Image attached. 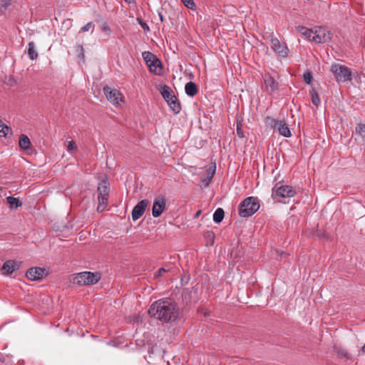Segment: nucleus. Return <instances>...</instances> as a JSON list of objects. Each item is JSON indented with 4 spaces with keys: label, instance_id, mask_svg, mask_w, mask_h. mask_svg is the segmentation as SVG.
Returning a JSON list of instances; mask_svg holds the SVG:
<instances>
[{
    "label": "nucleus",
    "instance_id": "1",
    "mask_svg": "<svg viewBox=\"0 0 365 365\" xmlns=\"http://www.w3.org/2000/svg\"><path fill=\"white\" fill-rule=\"evenodd\" d=\"M148 314L163 322H171L177 319L179 310L175 302L171 299H161L153 302Z\"/></svg>",
    "mask_w": 365,
    "mask_h": 365
},
{
    "label": "nucleus",
    "instance_id": "2",
    "mask_svg": "<svg viewBox=\"0 0 365 365\" xmlns=\"http://www.w3.org/2000/svg\"><path fill=\"white\" fill-rule=\"evenodd\" d=\"M259 208V200L255 197L245 198L239 205V215L242 217H247L255 213Z\"/></svg>",
    "mask_w": 365,
    "mask_h": 365
},
{
    "label": "nucleus",
    "instance_id": "3",
    "mask_svg": "<svg viewBox=\"0 0 365 365\" xmlns=\"http://www.w3.org/2000/svg\"><path fill=\"white\" fill-rule=\"evenodd\" d=\"M99 279L100 274L98 273L82 272L74 274L73 282L79 286L91 285L97 283Z\"/></svg>",
    "mask_w": 365,
    "mask_h": 365
},
{
    "label": "nucleus",
    "instance_id": "4",
    "mask_svg": "<svg viewBox=\"0 0 365 365\" xmlns=\"http://www.w3.org/2000/svg\"><path fill=\"white\" fill-rule=\"evenodd\" d=\"M142 56L151 72L159 76L163 74L161 62L153 53L150 51H144Z\"/></svg>",
    "mask_w": 365,
    "mask_h": 365
},
{
    "label": "nucleus",
    "instance_id": "5",
    "mask_svg": "<svg viewBox=\"0 0 365 365\" xmlns=\"http://www.w3.org/2000/svg\"><path fill=\"white\" fill-rule=\"evenodd\" d=\"M331 70L338 82H347L351 80L352 72L349 68L345 66L334 64L331 66Z\"/></svg>",
    "mask_w": 365,
    "mask_h": 365
},
{
    "label": "nucleus",
    "instance_id": "6",
    "mask_svg": "<svg viewBox=\"0 0 365 365\" xmlns=\"http://www.w3.org/2000/svg\"><path fill=\"white\" fill-rule=\"evenodd\" d=\"M266 123L270 125L274 130H277L281 135L286 138H289L292 135L291 131L284 120H277L272 118L267 117Z\"/></svg>",
    "mask_w": 365,
    "mask_h": 365
},
{
    "label": "nucleus",
    "instance_id": "7",
    "mask_svg": "<svg viewBox=\"0 0 365 365\" xmlns=\"http://www.w3.org/2000/svg\"><path fill=\"white\" fill-rule=\"evenodd\" d=\"M103 92L108 101L113 106H119L124 101L123 94L118 89L105 86Z\"/></svg>",
    "mask_w": 365,
    "mask_h": 365
},
{
    "label": "nucleus",
    "instance_id": "8",
    "mask_svg": "<svg viewBox=\"0 0 365 365\" xmlns=\"http://www.w3.org/2000/svg\"><path fill=\"white\" fill-rule=\"evenodd\" d=\"M331 32L325 27H318L314 31L313 40L316 43H323L331 41Z\"/></svg>",
    "mask_w": 365,
    "mask_h": 365
},
{
    "label": "nucleus",
    "instance_id": "9",
    "mask_svg": "<svg viewBox=\"0 0 365 365\" xmlns=\"http://www.w3.org/2000/svg\"><path fill=\"white\" fill-rule=\"evenodd\" d=\"M270 46L272 49L280 57H287L289 53V49L287 45L281 43L278 38H272L270 41Z\"/></svg>",
    "mask_w": 365,
    "mask_h": 365
},
{
    "label": "nucleus",
    "instance_id": "10",
    "mask_svg": "<svg viewBox=\"0 0 365 365\" xmlns=\"http://www.w3.org/2000/svg\"><path fill=\"white\" fill-rule=\"evenodd\" d=\"M166 200L163 196L158 197L153 203L152 215L154 217H159L165 209Z\"/></svg>",
    "mask_w": 365,
    "mask_h": 365
},
{
    "label": "nucleus",
    "instance_id": "11",
    "mask_svg": "<svg viewBox=\"0 0 365 365\" xmlns=\"http://www.w3.org/2000/svg\"><path fill=\"white\" fill-rule=\"evenodd\" d=\"M148 200H143L140 201L133 209L132 219L133 221L138 220L145 212L147 206L148 205Z\"/></svg>",
    "mask_w": 365,
    "mask_h": 365
},
{
    "label": "nucleus",
    "instance_id": "12",
    "mask_svg": "<svg viewBox=\"0 0 365 365\" xmlns=\"http://www.w3.org/2000/svg\"><path fill=\"white\" fill-rule=\"evenodd\" d=\"M264 83L266 91L270 94L277 91L279 87L278 83L269 73L264 76Z\"/></svg>",
    "mask_w": 365,
    "mask_h": 365
},
{
    "label": "nucleus",
    "instance_id": "13",
    "mask_svg": "<svg viewBox=\"0 0 365 365\" xmlns=\"http://www.w3.org/2000/svg\"><path fill=\"white\" fill-rule=\"evenodd\" d=\"M46 269L41 267H31L26 272V277L32 281L41 279L45 274Z\"/></svg>",
    "mask_w": 365,
    "mask_h": 365
},
{
    "label": "nucleus",
    "instance_id": "14",
    "mask_svg": "<svg viewBox=\"0 0 365 365\" xmlns=\"http://www.w3.org/2000/svg\"><path fill=\"white\" fill-rule=\"evenodd\" d=\"M276 195L285 198L292 197L295 195L296 191L289 185H281L275 191Z\"/></svg>",
    "mask_w": 365,
    "mask_h": 365
},
{
    "label": "nucleus",
    "instance_id": "15",
    "mask_svg": "<svg viewBox=\"0 0 365 365\" xmlns=\"http://www.w3.org/2000/svg\"><path fill=\"white\" fill-rule=\"evenodd\" d=\"M20 267V262L14 260H8L5 262L1 267L3 274H11L16 270L19 269Z\"/></svg>",
    "mask_w": 365,
    "mask_h": 365
},
{
    "label": "nucleus",
    "instance_id": "16",
    "mask_svg": "<svg viewBox=\"0 0 365 365\" xmlns=\"http://www.w3.org/2000/svg\"><path fill=\"white\" fill-rule=\"evenodd\" d=\"M297 30L306 39L309 41L313 40L314 30L308 29L304 26H298Z\"/></svg>",
    "mask_w": 365,
    "mask_h": 365
},
{
    "label": "nucleus",
    "instance_id": "17",
    "mask_svg": "<svg viewBox=\"0 0 365 365\" xmlns=\"http://www.w3.org/2000/svg\"><path fill=\"white\" fill-rule=\"evenodd\" d=\"M161 94L167 103L171 101L172 99L175 100L176 96L173 94V92L171 90V88L168 86H164L162 88Z\"/></svg>",
    "mask_w": 365,
    "mask_h": 365
},
{
    "label": "nucleus",
    "instance_id": "18",
    "mask_svg": "<svg viewBox=\"0 0 365 365\" xmlns=\"http://www.w3.org/2000/svg\"><path fill=\"white\" fill-rule=\"evenodd\" d=\"M19 145L21 149L26 150L31 148V143L27 135L21 134L19 136Z\"/></svg>",
    "mask_w": 365,
    "mask_h": 365
},
{
    "label": "nucleus",
    "instance_id": "19",
    "mask_svg": "<svg viewBox=\"0 0 365 365\" xmlns=\"http://www.w3.org/2000/svg\"><path fill=\"white\" fill-rule=\"evenodd\" d=\"M108 197V195L98 194V205L97 207V210L98 212H103L106 209L107 206Z\"/></svg>",
    "mask_w": 365,
    "mask_h": 365
},
{
    "label": "nucleus",
    "instance_id": "20",
    "mask_svg": "<svg viewBox=\"0 0 365 365\" xmlns=\"http://www.w3.org/2000/svg\"><path fill=\"white\" fill-rule=\"evenodd\" d=\"M185 93L187 96L192 97L197 93V88L195 83L190 81L185 84Z\"/></svg>",
    "mask_w": 365,
    "mask_h": 365
},
{
    "label": "nucleus",
    "instance_id": "21",
    "mask_svg": "<svg viewBox=\"0 0 365 365\" xmlns=\"http://www.w3.org/2000/svg\"><path fill=\"white\" fill-rule=\"evenodd\" d=\"M168 104L170 110H173L174 113L178 114V113H180L181 107L176 97L175 100L172 99L171 101L168 102Z\"/></svg>",
    "mask_w": 365,
    "mask_h": 365
},
{
    "label": "nucleus",
    "instance_id": "22",
    "mask_svg": "<svg viewBox=\"0 0 365 365\" xmlns=\"http://www.w3.org/2000/svg\"><path fill=\"white\" fill-rule=\"evenodd\" d=\"M109 183L107 180H103L98 187V194L109 195Z\"/></svg>",
    "mask_w": 365,
    "mask_h": 365
},
{
    "label": "nucleus",
    "instance_id": "23",
    "mask_svg": "<svg viewBox=\"0 0 365 365\" xmlns=\"http://www.w3.org/2000/svg\"><path fill=\"white\" fill-rule=\"evenodd\" d=\"M225 216V212L222 208H217L213 214V221L220 223L222 221Z\"/></svg>",
    "mask_w": 365,
    "mask_h": 365
},
{
    "label": "nucleus",
    "instance_id": "24",
    "mask_svg": "<svg viewBox=\"0 0 365 365\" xmlns=\"http://www.w3.org/2000/svg\"><path fill=\"white\" fill-rule=\"evenodd\" d=\"M6 201L11 209H16L18 207L21 205L20 200L12 196L7 197Z\"/></svg>",
    "mask_w": 365,
    "mask_h": 365
},
{
    "label": "nucleus",
    "instance_id": "25",
    "mask_svg": "<svg viewBox=\"0 0 365 365\" xmlns=\"http://www.w3.org/2000/svg\"><path fill=\"white\" fill-rule=\"evenodd\" d=\"M28 55L31 60H35L38 57V53L35 50V44L34 42L29 43Z\"/></svg>",
    "mask_w": 365,
    "mask_h": 365
},
{
    "label": "nucleus",
    "instance_id": "26",
    "mask_svg": "<svg viewBox=\"0 0 365 365\" xmlns=\"http://www.w3.org/2000/svg\"><path fill=\"white\" fill-rule=\"evenodd\" d=\"M310 96L312 99V103L317 107L319 106V105L321 103V101L317 92L314 89H312L310 91Z\"/></svg>",
    "mask_w": 365,
    "mask_h": 365
},
{
    "label": "nucleus",
    "instance_id": "27",
    "mask_svg": "<svg viewBox=\"0 0 365 365\" xmlns=\"http://www.w3.org/2000/svg\"><path fill=\"white\" fill-rule=\"evenodd\" d=\"M78 150V147L76 144V143L73 140H71L68 142L67 145V151L71 154H75Z\"/></svg>",
    "mask_w": 365,
    "mask_h": 365
},
{
    "label": "nucleus",
    "instance_id": "28",
    "mask_svg": "<svg viewBox=\"0 0 365 365\" xmlns=\"http://www.w3.org/2000/svg\"><path fill=\"white\" fill-rule=\"evenodd\" d=\"M336 352L337 355L341 358H344V359H346L350 358V355H349V352L345 349H343L341 347L336 348Z\"/></svg>",
    "mask_w": 365,
    "mask_h": 365
},
{
    "label": "nucleus",
    "instance_id": "29",
    "mask_svg": "<svg viewBox=\"0 0 365 365\" xmlns=\"http://www.w3.org/2000/svg\"><path fill=\"white\" fill-rule=\"evenodd\" d=\"M10 130V128L4 125L0 120V136L6 137L8 133V131Z\"/></svg>",
    "mask_w": 365,
    "mask_h": 365
},
{
    "label": "nucleus",
    "instance_id": "30",
    "mask_svg": "<svg viewBox=\"0 0 365 365\" xmlns=\"http://www.w3.org/2000/svg\"><path fill=\"white\" fill-rule=\"evenodd\" d=\"M356 132L360 135V136L365 139V124L360 123L356 127Z\"/></svg>",
    "mask_w": 365,
    "mask_h": 365
},
{
    "label": "nucleus",
    "instance_id": "31",
    "mask_svg": "<svg viewBox=\"0 0 365 365\" xmlns=\"http://www.w3.org/2000/svg\"><path fill=\"white\" fill-rule=\"evenodd\" d=\"M76 53H77L78 58L79 59L83 60L84 59V48L83 46L78 45L76 47Z\"/></svg>",
    "mask_w": 365,
    "mask_h": 365
},
{
    "label": "nucleus",
    "instance_id": "32",
    "mask_svg": "<svg viewBox=\"0 0 365 365\" xmlns=\"http://www.w3.org/2000/svg\"><path fill=\"white\" fill-rule=\"evenodd\" d=\"M215 173V170H213L211 173H209L205 179H202V182L205 186H207L211 182Z\"/></svg>",
    "mask_w": 365,
    "mask_h": 365
},
{
    "label": "nucleus",
    "instance_id": "33",
    "mask_svg": "<svg viewBox=\"0 0 365 365\" xmlns=\"http://www.w3.org/2000/svg\"><path fill=\"white\" fill-rule=\"evenodd\" d=\"M11 0H0V11L6 10L11 4Z\"/></svg>",
    "mask_w": 365,
    "mask_h": 365
},
{
    "label": "nucleus",
    "instance_id": "34",
    "mask_svg": "<svg viewBox=\"0 0 365 365\" xmlns=\"http://www.w3.org/2000/svg\"><path fill=\"white\" fill-rule=\"evenodd\" d=\"M181 1L187 8L192 10L195 9V4L193 0H181Z\"/></svg>",
    "mask_w": 365,
    "mask_h": 365
},
{
    "label": "nucleus",
    "instance_id": "35",
    "mask_svg": "<svg viewBox=\"0 0 365 365\" xmlns=\"http://www.w3.org/2000/svg\"><path fill=\"white\" fill-rule=\"evenodd\" d=\"M93 27H94L93 23V22H88L85 26L81 27L80 31L81 32H86V31H88L91 29H92L91 33H93Z\"/></svg>",
    "mask_w": 365,
    "mask_h": 365
},
{
    "label": "nucleus",
    "instance_id": "36",
    "mask_svg": "<svg viewBox=\"0 0 365 365\" xmlns=\"http://www.w3.org/2000/svg\"><path fill=\"white\" fill-rule=\"evenodd\" d=\"M303 77L305 83H307V84H310L312 83V74L310 71L305 72L303 75Z\"/></svg>",
    "mask_w": 365,
    "mask_h": 365
},
{
    "label": "nucleus",
    "instance_id": "37",
    "mask_svg": "<svg viewBox=\"0 0 365 365\" xmlns=\"http://www.w3.org/2000/svg\"><path fill=\"white\" fill-rule=\"evenodd\" d=\"M168 271H169L168 269H165L164 267H161L157 272H155L154 277L155 278H158V277L163 276L164 273H165V272H167Z\"/></svg>",
    "mask_w": 365,
    "mask_h": 365
},
{
    "label": "nucleus",
    "instance_id": "38",
    "mask_svg": "<svg viewBox=\"0 0 365 365\" xmlns=\"http://www.w3.org/2000/svg\"><path fill=\"white\" fill-rule=\"evenodd\" d=\"M137 21H138L139 24L141 26L144 31L150 30L148 25L145 22H144L141 19L138 18Z\"/></svg>",
    "mask_w": 365,
    "mask_h": 365
},
{
    "label": "nucleus",
    "instance_id": "39",
    "mask_svg": "<svg viewBox=\"0 0 365 365\" xmlns=\"http://www.w3.org/2000/svg\"><path fill=\"white\" fill-rule=\"evenodd\" d=\"M205 238L211 240V245L214 242V233L212 232H207L205 235Z\"/></svg>",
    "mask_w": 365,
    "mask_h": 365
},
{
    "label": "nucleus",
    "instance_id": "40",
    "mask_svg": "<svg viewBox=\"0 0 365 365\" xmlns=\"http://www.w3.org/2000/svg\"><path fill=\"white\" fill-rule=\"evenodd\" d=\"M237 132L240 137H241V138L244 137L242 132L241 131V130L239 128H237Z\"/></svg>",
    "mask_w": 365,
    "mask_h": 365
},
{
    "label": "nucleus",
    "instance_id": "41",
    "mask_svg": "<svg viewBox=\"0 0 365 365\" xmlns=\"http://www.w3.org/2000/svg\"><path fill=\"white\" fill-rule=\"evenodd\" d=\"M200 213H201V211H200V210H198V211L195 213V218L198 217H199V215H200Z\"/></svg>",
    "mask_w": 365,
    "mask_h": 365
},
{
    "label": "nucleus",
    "instance_id": "42",
    "mask_svg": "<svg viewBox=\"0 0 365 365\" xmlns=\"http://www.w3.org/2000/svg\"><path fill=\"white\" fill-rule=\"evenodd\" d=\"M103 30L104 31H108V30H109L108 26H104L103 27Z\"/></svg>",
    "mask_w": 365,
    "mask_h": 365
},
{
    "label": "nucleus",
    "instance_id": "43",
    "mask_svg": "<svg viewBox=\"0 0 365 365\" xmlns=\"http://www.w3.org/2000/svg\"><path fill=\"white\" fill-rule=\"evenodd\" d=\"M361 350H362V351H363L364 353H365V344L363 346V347H362V349H361Z\"/></svg>",
    "mask_w": 365,
    "mask_h": 365
},
{
    "label": "nucleus",
    "instance_id": "44",
    "mask_svg": "<svg viewBox=\"0 0 365 365\" xmlns=\"http://www.w3.org/2000/svg\"><path fill=\"white\" fill-rule=\"evenodd\" d=\"M160 19L161 21H163V15L160 14Z\"/></svg>",
    "mask_w": 365,
    "mask_h": 365
},
{
    "label": "nucleus",
    "instance_id": "45",
    "mask_svg": "<svg viewBox=\"0 0 365 365\" xmlns=\"http://www.w3.org/2000/svg\"><path fill=\"white\" fill-rule=\"evenodd\" d=\"M125 1H127V2H130V0H125Z\"/></svg>",
    "mask_w": 365,
    "mask_h": 365
}]
</instances>
